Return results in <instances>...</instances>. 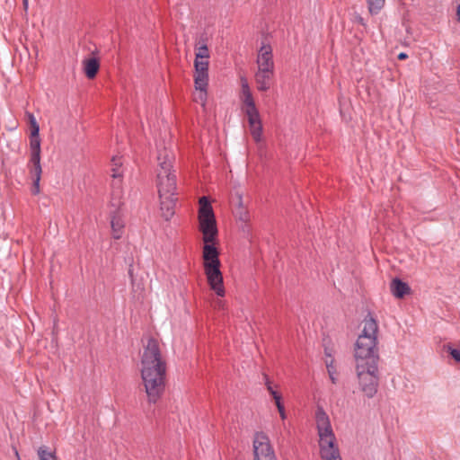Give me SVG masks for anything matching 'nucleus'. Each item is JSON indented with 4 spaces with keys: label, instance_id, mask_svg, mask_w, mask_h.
I'll return each mask as SVG.
<instances>
[{
    "label": "nucleus",
    "instance_id": "obj_1",
    "mask_svg": "<svg viewBox=\"0 0 460 460\" xmlns=\"http://www.w3.org/2000/svg\"><path fill=\"white\" fill-rule=\"evenodd\" d=\"M199 231L202 234V260L204 273L209 288L218 296L226 294L218 251V230L213 208L205 196L199 199Z\"/></svg>",
    "mask_w": 460,
    "mask_h": 460
},
{
    "label": "nucleus",
    "instance_id": "obj_2",
    "mask_svg": "<svg viewBox=\"0 0 460 460\" xmlns=\"http://www.w3.org/2000/svg\"><path fill=\"white\" fill-rule=\"evenodd\" d=\"M166 361L157 340L149 338L144 345L140 362L142 384L148 402L155 403L165 388Z\"/></svg>",
    "mask_w": 460,
    "mask_h": 460
},
{
    "label": "nucleus",
    "instance_id": "obj_3",
    "mask_svg": "<svg viewBox=\"0 0 460 460\" xmlns=\"http://www.w3.org/2000/svg\"><path fill=\"white\" fill-rule=\"evenodd\" d=\"M377 322L372 317H366L362 322V330L354 348L356 366L377 364Z\"/></svg>",
    "mask_w": 460,
    "mask_h": 460
},
{
    "label": "nucleus",
    "instance_id": "obj_4",
    "mask_svg": "<svg viewBox=\"0 0 460 460\" xmlns=\"http://www.w3.org/2000/svg\"><path fill=\"white\" fill-rule=\"evenodd\" d=\"M174 159L172 151L164 148L158 151L156 186L159 198L174 197L176 191V176L172 172V161Z\"/></svg>",
    "mask_w": 460,
    "mask_h": 460
},
{
    "label": "nucleus",
    "instance_id": "obj_5",
    "mask_svg": "<svg viewBox=\"0 0 460 460\" xmlns=\"http://www.w3.org/2000/svg\"><path fill=\"white\" fill-rule=\"evenodd\" d=\"M322 460H341L337 440L328 415L321 409L315 415Z\"/></svg>",
    "mask_w": 460,
    "mask_h": 460
},
{
    "label": "nucleus",
    "instance_id": "obj_6",
    "mask_svg": "<svg viewBox=\"0 0 460 460\" xmlns=\"http://www.w3.org/2000/svg\"><path fill=\"white\" fill-rule=\"evenodd\" d=\"M240 100L242 102V111L247 117L250 134L256 143H261L262 137V123L259 111L255 105L248 81L245 77L241 78Z\"/></svg>",
    "mask_w": 460,
    "mask_h": 460
},
{
    "label": "nucleus",
    "instance_id": "obj_7",
    "mask_svg": "<svg viewBox=\"0 0 460 460\" xmlns=\"http://www.w3.org/2000/svg\"><path fill=\"white\" fill-rule=\"evenodd\" d=\"M356 372L361 392L368 398H372L378 388L377 364L356 366Z\"/></svg>",
    "mask_w": 460,
    "mask_h": 460
},
{
    "label": "nucleus",
    "instance_id": "obj_8",
    "mask_svg": "<svg viewBox=\"0 0 460 460\" xmlns=\"http://www.w3.org/2000/svg\"><path fill=\"white\" fill-rule=\"evenodd\" d=\"M209 57L207 44L199 40L195 46L194 75H208Z\"/></svg>",
    "mask_w": 460,
    "mask_h": 460
},
{
    "label": "nucleus",
    "instance_id": "obj_9",
    "mask_svg": "<svg viewBox=\"0 0 460 460\" xmlns=\"http://www.w3.org/2000/svg\"><path fill=\"white\" fill-rule=\"evenodd\" d=\"M31 179L32 180L31 193L38 195L40 193V181L42 174L40 164V154H30V159L27 164Z\"/></svg>",
    "mask_w": 460,
    "mask_h": 460
},
{
    "label": "nucleus",
    "instance_id": "obj_10",
    "mask_svg": "<svg viewBox=\"0 0 460 460\" xmlns=\"http://www.w3.org/2000/svg\"><path fill=\"white\" fill-rule=\"evenodd\" d=\"M275 454L269 437L263 432H257L253 438L254 457Z\"/></svg>",
    "mask_w": 460,
    "mask_h": 460
},
{
    "label": "nucleus",
    "instance_id": "obj_11",
    "mask_svg": "<svg viewBox=\"0 0 460 460\" xmlns=\"http://www.w3.org/2000/svg\"><path fill=\"white\" fill-rule=\"evenodd\" d=\"M257 69L274 71L272 48L269 44L261 43L257 55Z\"/></svg>",
    "mask_w": 460,
    "mask_h": 460
},
{
    "label": "nucleus",
    "instance_id": "obj_12",
    "mask_svg": "<svg viewBox=\"0 0 460 460\" xmlns=\"http://www.w3.org/2000/svg\"><path fill=\"white\" fill-rule=\"evenodd\" d=\"M195 93L193 95L194 102L199 103L205 110L208 99V75H194Z\"/></svg>",
    "mask_w": 460,
    "mask_h": 460
},
{
    "label": "nucleus",
    "instance_id": "obj_13",
    "mask_svg": "<svg viewBox=\"0 0 460 460\" xmlns=\"http://www.w3.org/2000/svg\"><path fill=\"white\" fill-rule=\"evenodd\" d=\"M122 162L120 158L113 157L111 160V177L112 182L111 186L113 188V195L117 196L119 199L122 193V177L123 171L121 170Z\"/></svg>",
    "mask_w": 460,
    "mask_h": 460
},
{
    "label": "nucleus",
    "instance_id": "obj_14",
    "mask_svg": "<svg viewBox=\"0 0 460 460\" xmlns=\"http://www.w3.org/2000/svg\"><path fill=\"white\" fill-rule=\"evenodd\" d=\"M273 76L274 71L257 69L255 73V83L257 89L261 92L268 91L270 88Z\"/></svg>",
    "mask_w": 460,
    "mask_h": 460
},
{
    "label": "nucleus",
    "instance_id": "obj_15",
    "mask_svg": "<svg viewBox=\"0 0 460 460\" xmlns=\"http://www.w3.org/2000/svg\"><path fill=\"white\" fill-rule=\"evenodd\" d=\"M392 294L397 298H402L411 292V288L407 283L402 282L399 279H394L390 285Z\"/></svg>",
    "mask_w": 460,
    "mask_h": 460
},
{
    "label": "nucleus",
    "instance_id": "obj_16",
    "mask_svg": "<svg viewBox=\"0 0 460 460\" xmlns=\"http://www.w3.org/2000/svg\"><path fill=\"white\" fill-rule=\"evenodd\" d=\"M174 197L160 198L162 217L169 220L174 214Z\"/></svg>",
    "mask_w": 460,
    "mask_h": 460
},
{
    "label": "nucleus",
    "instance_id": "obj_17",
    "mask_svg": "<svg viewBox=\"0 0 460 460\" xmlns=\"http://www.w3.org/2000/svg\"><path fill=\"white\" fill-rule=\"evenodd\" d=\"M83 67L84 72L85 75L89 79H93L97 75L99 68H100V63L99 60L95 58H90L87 59H84L83 61Z\"/></svg>",
    "mask_w": 460,
    "mask_h": 460
},
{
    "label": "nucleus",
    "instance_id": "obj_18",
    "mask_svg": "<svg viewBox=\"0 0 460 460\" xmlns=\"http://www.w3.org/2000/svg\"><path fill=\"white\" fill-rule=\"evenodd\" d=\"M111 226L112 231V236L114 239H119L122 236L124 230V220L119 215H114L111 220Z\"/></svg>",
    "mask_w": 460,
    "mask_h": 460
},
{
    "label": "nucleus",
    "instance_id": "obj_19",
    "mask_svg": "<svg viewBox=\"0 0 460 460\" xmlns=\"http://www.w3.org/2000/svg\"><path fill=\"white\" fill-rule=\"evenodd\" d=\"M443 349L450 355L456 363L460 364V341L447 343L443 346Z\"/></svg>",
    "mask_w": 460,
    "mask_h": 460
},
{
    "label": "nucleus",
    "instance_id": "obj_20",
    "mask_svg": "<svg viewBox=\"0 0 460 460\" xmlns=\"http://www.w3.org/2000/svg\"><path fill=\"white\" fill-rule=\"evenodd\" d=\"M385 0H367L368 11L371 14H376L384 7Z\"/></svg>",
    "mask_w": 460,
    "mask_h": 460
},
{
    "label": "nucleus",
    "instance_id": "obj_21",
    "mask_svg": "<svg viewBox=\"0 0 460 460\" xmlns=\"http://www.w3.org/2000/svg\"><path fill=\"white\" fill-rule=\"evenodd\" d=\"M38 456L40 460H55L56 455L50 451L47 447L42 446L38 449Z\"/></svg>",
    "mask_w": 460,
    "mask_h": 460
},
{
    "label": "nucleus",
    "instance_id": "obj_22",
    "mask_svg": "<svg viewBox=\"0 0 460 460\" xmlns=\"http://www.w3.org/2000/svg\"><path fill=\"white\" fill-rule=\"evenodd\" d=\"M236 217L239 220L243 222H248L250 220V216L248 210L243 207V201L239 199L238 208L236 209Z\"/></svg>",
    "mask_w": 460,
    "mask_h": 460
},
{
    "label": "nucleus",
    "instance_id": "obj_23",
    "mask_svg": "<svg viewBox=\"0 0 460 460\" xmlns=\"http://www.w3.org/2000/svg\"><path fill=\"white\" fill-rule=\"evenodd\" d=\"M334 359L332 358L330 354H326L325 358V365L330 376V378L334 383L335 382V376H336V369L334 367Z\"/></svg>",
    "mask_w": 460,
    "mask_h": 460
},
{
    "label": "nucleus",
    "instance_id": "obj_24",
    "mask_svg": "<svg viewBox=\"0 0 460 460\" xmlns=\"http://www.w3.org/2000/svg\"><path fill=\"white\" fill-rule=\"evenodd\" d=\"M40 137H30V154H41Z\"/></svg>",
    "mask_w": 460,
    "mask_h": 460
},
{
    "label": "nucleus",
    "instance_id": "obj_25",
    "mask_svg": "<svg viewBox=\"0 0 460 460\" xmlns=\"http://www.w3.org/2000/svg\"><path fill=\"white\" fill-rule=\"evenodd\" d=\"M266 386H267L268 392L270 394V395L272 396L275 402L281 400V395L276 390H274L273 386L271 385V383L270 382V380L267 377H266Z\"/></svg>",
    "mask_w": 460,
    "mask_h": 460
},
{
    "label": "nucleus",
    "instance_id": "obj_26",
    "mask_svg": "<svg viewBox=\"0 0 460 460\" xmlns=\"http://www.w3.org/2000/svg\"><path fill=\"white\" fill-rule=\"evenodd\" d=\"M277 408H278V411H279V416L282 420H285L287 418V415H286V411H285V408H284V405L283 403L281 402V400L280 401H278L275 402Z\"/></svg>",
    "mask_w": 460,
    "mask_h": 460
},
{
    "label": "nucleus",
    "instance_id": "obj_27",
    "mask_svg": "<svg viewBox=\"0 0 460 460\" xmlns=\"http://www.w3.org/2000/svg\"><path fill=\"white\" fill-rule=\"evenodd\" d=\"M30 137H40V126H30Z\"/></svg>",
    "mask_w": 460,
    "mask_h": 460
},
{
    "label": "nucleus",
    "instance_id": "obj_28",
    "mask_svg": "<svg viewBox=\"0 0 460 460\" xmlns=\"http://www.w3.org/2000/svg\"><path fill=\"white\" fill-rule=\"evenodd\" d=\"M254 460H277L276 455L272 454L270 456H262L254 457Z\"/></svg>",
    "mask_w": 460,
    "mask_h": 460
},
{
    "label": "nucleus",
    "instance_id": "obj_29",
    "mask_svg": "<svg viewBox=\"0 0 460 460\" xmlns=\"http://www.w3.org/2000/svg\"><path fill=\"white\" fill-rule=\"evenodd\" d=\"M27 116L29 119L30 126L38 125L36 118L34 117V115L32 113H27Z\"/></svg>",
    "mask_w": 460,
    "mask_h": 460
},
{
    "label": "nucleus",
    "instance_id": "obj_30",
    "mask_svg": "<svg viewBox=\"0 0 460 460\" xmlns=\"http://www.w3.org/2000/svg\"><path fill=\"white\" fill-rule=\"evenodd\" d=\"M215 306H216L217 308H218V309H224V307H225V302H224V301H222V300H220V299H219V300H217V301L215 302Z\"/></svg>",
    "mask_w": 460,
    "mask_h": 460
},
{
    "label": "nucleus",
    "instance_id": "obj_31",
    "mask_svg": "<svg viewBox=\"0 0 460 460\" xmlns=\"http://www.w3.org/2000/svg\"><path fill=\"white\" fill-rule=\"evenodd\" d=\"M408 58V55L404 52H401L399 55H398V59L400 60H404Z\"/></svg>",
    "mask_w": 460,
    "mask_h": 460
},
{
    "label": "nucleus",
    "instance_id": "obj_32",
    "mask_svg": "<svg viewBox=\"0 0 460 460\" xmlns=\"http://www.w3.org/2000/svg\"><path fill=\"white\" fill-rule=\"evenodd\" d=\"M22 5L24 10L27 11L29 6V0H22Z\"/></svg>",
    "mask_w": 460,
    "mask_h": 460
},
{
    "label": "nucleus",
    "instance_id": "obj_33",
    "mask_svg": "<svg viewBox=\"0 0 460 460\" xmlns=\"http://www.w3.org/2000/svg\"><path fill=\"white\" fill-rule=\"evenodd\" d=\"M457 17L458 21L460 22V4L457 6Z\"/></svg>",
    "mask_w": 460,
    "mask_h": 460
},
{
    "label": "nucleus",
    "instance_id": "obj_34",
    "mask_svg": "<svg viewBox=\"0 0 460 460\" xmlns=\"http://www.w3.org/2000/svg\"><path fill=\"white\" fill-rule=\"evenodd\" d=\"M20 460V459H19Z\"/></svg>",
    "mask_w": 460,
    "mask_h": 460
}]
</instances>
